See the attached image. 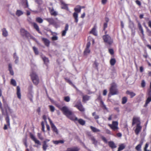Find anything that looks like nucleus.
<instances>
[{"label":"nucleus","mask_w":151,"mask_h":151,"mask_svg":"<svg viewBox=\"0 0 151 151\" xmlns=\"http://www.w3.org/2000/svg\"><path fill=\"white\" fill-rule=\"evenodd\" d=\"M151 101V97H148L146 99L145 106H146Z\"/></svg>","instance_id":"40"},{"label":"nucleus","mask_w":151,"mask_h":151,"mask_svg":"<svg viewBox=\"0 0 151 151\" xmlns=\"http://www.w3.org/2000/svg\"><path fill=\"white\" fill-rule=\"evenodd\" d=\"M9 70L10 72V74L12 76L14 75V73L12 69V65L11 63H9L8 65Z\"/></svg>","instance_id":"28"},{"label":"nucleus","mask_w":151,"mask_h":151,"mask_svg":"<svg viewBox=\"0 0 151 151\" xmlns=\"http://www.w3.org/2000/svg\"><path fill=\"white\" fill-rule=\"evenodd\" d=\"M49 107L50 109V111L52 112H53L55 110L54 107L52 105H49Z\"/></svg>","instance_id":"49"},{"label":"nucleus","mask_w":151,"mask_h":151,"mask_svg":"<svg viewBox=\"0 0 151 151\" xmlns=\"http://www.w3.org/2000/svg\"><path fill=\"white\" fill-rule=\"evenodd\" d=\"M90 128L92 131L94 132H100V131L99 129H97L93 126H90Z\"/></svg>","instance_id":"33"},{"label":"nucleus","mask_w":151,"mask_h":151,"mask_svg":"<svg viewBox=\"0 0 151 151\" xmlns=\"http://www.w3.org/2000/svg\"><path fill=\"white\" fill-rule=\"evenodd\" d=\"M48 145L47 144L46 141H44L43 142L42 148L43 150L45 151L47 148L48 147Z\"/></svg>","instance_id":"32"},{"label":"nucleus","mask_w":151,"mask_h":151,"mask_svg":"<svg viewBox=\"0 0 151 151\" xmlns=\"http://www.w3.org/2000/svg\"><path fill=\"white\" fill-rule=\"evenodd\" d=\"M65 79L66 82L69 83L70 85L74 86L71 81L69 79L67 78H65Z\"/></svg>","instance_id":"47"},{"label":"nucleus","mask_w":151,"mask_h":151,"mask_svg":"<svg viewBox=\"0 0 151 151\" xmlns=\"http://www.w3.org/2000/svg\"><path fill=\"white\" fill-rule=\"evenodd\" d=\"M64 100L66 102H69L70 100V98L69 96H67L64 97Z\"/></svg>","instance_id":"46"},{"label":"nucleus","mask_w":151,"mask_h":151,"mask_svg":"<svg viewBox=\"0 0 151 151\" xmlns=\"http://www.w3.org/2000/svg\"><path fill=\"white\" fill-rule=\"evenodd\" d=\"M30 76L33 83L35 85H37L40 82L39 77L37 74L34 72L30 73Z\"/></svg>","instance_id":"3"},{"label":"nucleus","mask_w":151,"mask_h":151,"mask_svg":"<svg viewBox=\"0 0 151 151\" xmlns=\"http://www.w3.org/2000/svg\"><path fill=\"white\" fill-rule=\"evenodd\" d=\"M45 19L50 24L54 25L56 23L54 19L52 18H47Z\"/></svg>","instance_id":"16"},{"label":"nucleus","mask_w":151,"mask_h":151,"mask_svg":"<svg viewBox=\"0 0 151 151\" xmlns=\"http://www.w3.org/2000/svg\"><path fill=\"white\" fill-rule=\"evenodd\" d=\"M142 128V127L139 124H136V129L135 130V132L136 135H137L139 134V132L141 131Z\"/></svg>","instance_id":"13"},{"label":"nucleus","mask_w":151,"mask_h":151,"mask_svg":"<svg viewBox=\"0 0 151 151\" xmlns=\"http://www.w3.org/2000/svg\"><path fill=\"white\" fill-rule=\"evenodd\" d=\"M41 125H42V130L43 132H45V124L44 123L43 121L42 122H41Z\"/></svg>","instance_id":"50"},{"label":"nucleus","mask_w":151,"mask_h":151,"mask_svg":"<svg viewBox=\"0 0 151 151\" xmlns=\"http://www.w3.org/2000/svg\"><path fill=\"white\" fill-rule=\"evenodd\" d=\"M104 42L109 45H111L113 43V40L109 35H105L102 36Z\"/></svg>","instance_id":"4"},{"label":"nucleus","mask_w":151,"mask_h":151,"mask_svg":"<svg viewBox=\"0 0 151 151\" xmlns=\"http://www.w3.org/2000/svg\"><path fill=\"white\" fill-rule=\"evenodd\" d=\"M90 98V96L87 95H83L82 97L83 101H88Z\"/></svg>","instance_id":"31"},{"label":"nucleus","mask_w":151,"mask_h":151,"mask_svg":"<svg viewBox=\"0 0 151 151\" xmlns=\"http://www.w3.org/2000/svg\"><path fill=\"white\" fill-rule=\"evenodd\" d=\"M108 145L112 149L115 148L116 146L113 141H109L108 142Z\"/></svg>","instance_id":"24"},{"label":"nucleus","mask_w":151,"mask_h":151,"mask_svg":"<svg viewBox=\"0 0 151 151\" xmlns=\"http://www.w3.org/2000/svg\"><path fill=\"white\" fill-rule=\"evenodd\" d=\"M92 115L93 116H94V118L95 119H98L99 118V116L98 115L96 114V112L93 113L92 114Z\"/></svg>","instance_id":"45"},{"label":"nucleus","mask_w":151,"mask_h":151,"mask_svg":"<svg viewBox=\"0 0 151 151\" xmlns=\"http://www.w3.org/2000/svg\"><path fill=\"white\" fill-rule=\"evenodd\" d=\"M17 97L19 99H21V93L20 88L19 86H17Z\"/></svg>","instance_id":"21"},{"label":"nucleus","mask_w":151,"mask_h":151,"mask_svg":"<svg viewBox=\"0 0 151 151\" xmlns=\"http://www.w3.org/2000/svg\"><path fill=\"white\" fill-rule=\"evenodd\" d=\"M74 106L81 112H84L85 111V109L83 108L81 101L77 102Z\"/></svg>","instance_id":"9"},{"label":"nucleus","mask_w":151,"mask_h":151,"mask_svg":"<svg viewBox=\"0 0 151 151\" xmlns=\"http://www.w3.org/2000/svg\"><path fill=\"white\" fill-rule=\"evenodd\" d=\"M147 35L148 36L151 37V30L147 28Z\"/></svg>","instance_id":"53"},{"label":"nucleus","mask_w":151,"mask_h":151,"mask_svg":"<svg viewBox=\"0 0 151 151\" xmlns=\"http://www.w3.org/2000/svg\"><path fill=\"white\" fill-rule=\"evenodd\" d=\"M80 149L77 147H73L68 148L65 151H78Z\"/></svg>","instance_id":"17"},{"label":"nucleus","mask_w":151,"mask_h":151,"mask_svg":"<svg viewBox=\"0 0 151 151\" xmlns=\"http://www.w3.org/2000/svg\"><path fill=\"white\" fill-rule=\"evenodd\" d=\"M127 101V98L126 97H123L122 99V104H125Z\"/></svg>","instance_id":"41"},{"label":"nucleus","mask_w":151,"mask_h":151,"mask_svg":"<svg viewBox=\"0 0 151 151\" xmlns=\"http://www.w3.org/2000/svg\"><path fill=\"white\" fill-rule=\"evenodd\" d=\"M90 52V50L88 48H86L84 51V55H87Z\"/></svg>","instance_id":"43"},{"label":"nucleus","mask_w":151,"mask_h":151,"mask_svg":"<svg viewBox=\"0 0 151 151\" xmlns=\"http://www.w3.org/2000/svg\"><path fill=\"white\" fill-rule=\"evenodd\" d=\"M116 63V60L114 58H111L110 61V65L111 66L114 65Z\"/></svg>","instance_id":"37"},{"label":"nucleus","mask_w":151,"mask_h":151,"mask_svg":"<svg viewBox=\"0 0 151 151\" xmlns=\"http://www.w3.org/2000/svg\"><path fill=\"white\" fill-rule=\"evenodd\" d=\"M138 26L139 30L140 31L143 30V28L140 23H139L138 24Z\"/></svg>","instance_id":"55"},{"label":"nucleus","mask_w":151,"mask_h":151,"mask_svg":"<svg viewBox=\"0 0 151 151\" xmlns=\"http://www.w3.org/2000/svg\"><path fill=\"white\" fill-rule=\"evenodd\" d=\"M90 139L92 142L95 145H96L97 143V141L95 139L94 137H91Z\"/></svg>","instance_id":"34"},{"label":"nucleus","mask_w":151,"mask_h":151,"mask_svg":"<svg viewBox=\"0 0 151 151\" xmlns=\"http://www.w3.org/2000/svg\"><path fill=\"white\" fill-rule=\"evenodd\" d=\"M99 63L97 62L96 60L94 61L93 64V66L97 70H98V66Z\"/></svg>","instance_id":"38"},{"label":"nucleus","mask_w":151,"mask_h":151,"mask_svg":"<svg viewBox=\"0 0 151 151\" xmlns=\"http://www.w3.org/2000/svg\"><path fill=\"white\" fill-rule=\"evenodd\" d=\"M48 9L49 11V12L51 16H56L58 15V12L55 11L52 8H51L50 7L48 8Z\"/></svg>","instance_id":"14"},{"label":"nucleus","mask_w":151,"mask_h":151,"mask_svg":"<svg viewBox=\"0 0 151 151\" xmlns=\"http://www.w3.org/2000/svg\"><path fill=\"white\" fill-rule=\"evenodd\" d=\"M108 21H106V22L104 23L103 26V30H105L106 29L107 27Z\"/></svg>","instance_id":"52"},{"label":"nucleus","mask_w":151,"mask_h":151,"mask_svg":"<svg viewBox=\"0 0 151 151\" xmlns=\"http://www.w3.org/2000/svg\"><path fill=\"white\" fill-rule=\"evenodd\" d=\"M61 5H62L61 8L62 9L68 10V4H65L64 2L62 1L61 2Z\"/></svg>","instance_id":"23"},{"label":"nucleus","mask_w":151,"mask_h":151,"mask_svg":"<svg viewBox=\"0 0 151 151\" xmlns=\"http://www.w3.org/2000/svg\"><path fill=\"white\" fill-rule=\"evenodd\" d=\"M20 33L21 35L23 37H25L27 38H33L32 36L30 34L28 31L24 29H20Z\"/></svg>","instance_id":"6"},{"label":"nucleus","mask_w":151,"mask_h":151,"mask_svg":"<svg viewBox=\"0 0 151 151\" xmlns=\"http://www.w3.org/2000/svg\"><path fill=\"white\" fill-rule=\"evenodd\" d=\"M147 94L148 97H151V89H149L148 90Z\"/></svg>","instance_id":"56"},{"label":"nucleus","mask_w":151,"mask_h":151,"mask_svg":"<svg viewBox=\"0 0 151 151\" xmlns=\"http://www.w3.org/2000/svg\"><path fill=\"white\" fill-rule=\"evenodd\" d=\"M37 112L38 113V114L39 115L40 114V112L41 111V108L40 107H38V108L37 109Z\"/></svg>","instance_id":"63"},{"label":"nucleus","mask_w":151,"mask_h":151,"mask_svg":"<svg viewBox=\"0 0 151 151\" xmlns=\"http://www.w3.org/2000/svg\"><path fill=\"white\" fill-rule=\"evenodd\" d=\"M33 50L35 55H37L39 54V52L37 49L35 47H32Z\"/></svg>","instance_id":"44"},{"label":"nucleus","mask_w":151,"mask_h":151,"mask_svg":"<svg viewBox=\"0 0 151 151\" xmlns=\"http://www.w3.org/2000/svg\"><path fill=\"white\" fill-rule=\"evenodd\" d=\"M48 119L49 120L52 131L56 134H58V129L49 118H48Z\"/></svg>","instance_id":"8"},{"label":"nucleus","mask_w":151,"mask_h":151,"mask_svg":"<svg viewBox=\"0 0 151 151\" xmlns=\"http://www.w3.org/2000/svg\"><path fill=\"white\" fill-rule=\"evenodd\" d=\"M77 121H78V123L81 125L82 126L84 125L86 123V122L85 120L83 119H78V120H77Z\"/></svg>","instance_id":"30"},{"label":"nucleus","mask_w":151,"mask_h":151,"mask_svg":"<svg viewBox=\"0 0 151 151\" xmlns=\"http://www.w3.org/2000/svg\"><path fill=\"white\" fill-rule=\"evenodd\" d=\"M91 45V43L90 42H87L86 46V48H88L89 49V48L90 47Z\"/></svg>","instance_id":"60"},{"label":"nucleus","mask_w":151,"mask_h":151,"mask_svg":"<svg viewBox=\"0 0 151 151\" xmlns=\"http://www.w3.org/2000/svg\"><path fill=\"white\" fill-rule=\"evenodd\" d=\"M42 40L46 46L47 47H49L50 42L46 38H42Z\"/></svg>","instance_id":"18"},{"label":"nucleus","mask_w":151,"mask_h":151,"mask_svg":"<svg viewBox=\"0 0 151 151\" xmlns=\"http://www.w3.org/2000/svg\"><path fill=\"white\" fill-rule=\"evenodd\" d=\"M32 24L34 28L40 34H42V32L40 31V29L38 25L35 22L32 23Z\"/></svg>","instance_id":"19"},{"label":"nucleus","mask_w":151,"mask_h":151,"mask_svg":"<svg viewBox=\"0 0 151 151\" xmlns=\"http://www.w3.org/2000/svg\"><path fill=\"white\" fill-rule=\"evenodd\" d=\"M118 123L117 121H113L112 124H108L110 128L114 131H115L118 129Z\"/></svg>","instance_id":"7"},{"label":"nucleus","mask_w":151,"mask_h":151,"mask_svg":"<svg viewBox=\"0 0 151 151\" xmlns=\"http://www.w3.org/2000/svg\"><path fill=\"white\" fill-rule=\"evenodd\" d=\"M52 40H56L58 39V37L56 36H53L52 38Z\"/></svg>","instance_id":"62"},{"label":"nucleus","mask_w":151,"mask_h":151,"mask_svg":"<svg viewBox=\"0 0 151 151\" xmlns=\"http://www.w3.org/2000/svg\"><path fill=\"white\" fill-rule=\"evenodd\" d=\"M125 148V146L124 144H122L119 145V147L118 148V150L117 151H121Z\"/></svg>","instance_id":"35"},{"label":"nucleus","mask_w":151,"mask_h":151,"mask_svg":"<svg viewBox=\"0 0 151 151\" xmlns=\"http://www.w3.org/2000/svg\"><path fill=\"white\" fill-rule=\"evenodd\" d=\"M148 147V144L147 143H146L145 144V147L144 148V151H145L147 150V147Z\"/></svg>","instance_id":"61"},{"label":"nucleus","mask_w":151,"mask_h":151,"mask_svg":"<svg viewBox=\"0 0 151 151\" xmlns=\"http://www.w3.org/2000/svg\"><path fill=\"white\" fill-rule=\"evenodd\" d=\"M11 83L14 86H16V81L14 80L13 79H12L11 80Z\"/></svg>","instance_id":"48"},{"label":"nucleus","mask_w":151,"mask_h":151,"mask_svg":"<svg viewBox=\"0 0 151 151\" xmlns=\"http://www.w3.org/2000/svg\"><path fill=\"white\" fill-rule=\"evenodd\" d=\"M29 136L30 138L32 139V140L34 141L35 143L39 145H41V143L40 141L39 140L37 139L35 137L34 135L31 133H30Z\"/></svg>","instance_id":"12"},{"label":"nucleus","mask_w":151,"mask_h":151,"mask_svg":"<svg viewBox=\"0 0 151 151\" xmlns=\"http://www.w3.org/2000/svg\"><path fill=\"white\" fill-rule=\"evenodd\" d=\"M43 119L44 120L45 122L46 123H47V117L45 115H44L42 116Z\"/></svg>","instance_id":"64"},{"label":"nucleus","mask_w":151,"mask_h":151,"mask_svg":"<svg viewBox=\"0 0 151 151\" xmlns=\"http://www.w3.org/2000/svg\"><path fill=\"white\" fill-rule=\"evenodd\" d=\"M23 13L20 10H18L17 11L16 14L18 16H19L23 14Z\"/></svg>","instance_id":"39"},{"label":"nucleus","mask_w":151,"mask_h":151,"mask_svg":"<svg viewBox=\"0 0 151 151\" xmlns=\"http://www.w3.org/2000/svg\"><path fill=\"white\" fill-rule=\"evenodd\" d=\"M141 124V122L140 121V118L138 117H134L132 119V125H134V124Z\"/></svg>","instance_id":"11"},{"label":"nucleus","mask_w":151,"mask_h":151,"mask_svg":"<svg viewBox=\"0 0 151 151\" xmlns=\"http://www.w3.org/2000/svg\"><path fill=\"white\" fill-rule=\"evenodd\" d=\"M97 27L95 24L93 28L92 29L90 32V33L96 36L97 35V33L96 31V29Z\"/></svg>","instance_id":"15"},{"label":"nucleus","mask_w":151,"mask_h":151,"mask_svg":"<svg viewBox=\"0 0 151 151\" xmlns=\"http://www.w3.org/2000/svg\"><path fill=\"white\" fill-rule=\"evenodd\" d=\"M68 24H66L65 28V30H63L62 32V36H65L66 32L68 30Z\"/></svg>","instance_id":"22"},{"label":"nucleus","mask_w":151,"mask_h":151,"mask_svg":"<svg viewBox=\"0 0 151 151\" xmlns=\"http://www.w3.org/2000/svg\"><path fill=\"white\" fill-rule=\"evenodd\" d=\"M5 120L7 124H5L3 129L4 130H6L8 129L7 126L9 127L10 126V119L9 116L7 115L6 118Z\"/></svg>","instance_id":"10"},{"label":"nucleus","mask_w":151,"mask_h":151,"mask_svg":"<svg viewBox=\"0 0 151 151\" xmlns=\"http://www.w3.org/2000/svg\"><path fill=\"white\" fill-rule=\"evenodd\" d=\"M119 91L117 88L116 84L115 83H113L111 84V87L109 89V92L108 96L109 97H111L112 95H114L118 94Z\"/></svg>","instance_id":"2"},{"label":"nucleus","mask_w":151,"mask_h":151,"mask_svg":"<svg viewBox=\"0 0 151 151\" xmlns=\"http://www.w3.org/2000/svg\"><path fill=\"white\" fill-rule=\"evenodd\" d=\"M74 10L76 12L73 13V17L75 19V22L77 23L78 20V13H80L81 10V6L79 5L77 6L76 7L74 8Z\"/></svg>","instance_id":"5"},{"label":"nucleus","mask_w":151,"mask_h":151,"mask_svg":"<svg viewBox=\"0 0 151 151\" xmlns=\"http://www.w3.org/2000/svg\"><path fill=\"white\" fill-rule=\"evenodd\" d=\"M2 35L4 37H6L8 35V33L5 28H3L2 29Z\"/></svg>","instance_id":"26"},{"label":"nucleus","mask_w":151,"mask_h":151,"mask_svg":"<svg viewBox=\"0 0 151 151\" xmlns=\"http://www.w3.org/2000/svg\"><path fill=\"white\" fill-rule=\"evenodd\" d=\"M108 0H101V3L103 5H105L107 3Z\"/></svg>","instance_id":"59"},{"label":"nucleus","mask_w":151,"mask_h":151,"mask_svg":"<svg viewBox=\"0 0 151 151\" xmlns=\"http://www.w3.org/2000/svg\"><path fill=\"white\" fill-rule=\"evenodd\" d=\"M64 142V141L63 140L53 141V143L55 145H58L59 143L63 144Z\"/></svg>","instance_id":"36"},{"label":"nucleus","mask_w":151,"mask_h":151,"mask_svg":"<svg viewBox=\"0 0 151 151\" xmlns=\"http://www.w3.org/2000/svg\"><path fill=\"white\" fill-rule=\"evenodd\" d=\"M42 59L44 62L45 64L47 66L48 64L49 63V60L48 58L45 56L42 57Z\"/></svg>","instance_id":"29"},{"label":"nucleus","mask_w":151,"mask_h":151,"mask_svg":"<svg viewBox=\"0 0 151 151\" xmlns=\"http://www.w3.org/2000/svg\"><path fill=\"white\" fill-rule=\"evenodd\" d=\"M126 93L127 94L129 95L130 96V98H132L136 95V94L133 92L130 91H127L126 92Z\"/></svg>","instance_id":"27"},{"label":"nucleus","mask_w":151,"mask_h":151,"mask_svg":"<svg viewBox=\"0 0 151 151\" xmlns=\"http://www.w3.org/2000/svg\"><path fill=\"white\" fill-rule=\"evenodd\" d=\"M146 85V83L144 80H142V81L141 83V86L142 88H144Z\"/></svg>","instance_id":"51"},{"label":"nucleus","mask_w":151,"mask_h":151,"mask_svg":"<svg viewBox=\"0 0 151 151\" xmlns=\"http://www.w3.org/2000/svg\"><path fill=\"white\" fill-rule=\"evenodd\" d=\"M101 139H102L104 141V142H105L106 143H107V140L106 139V138L102 136L101 137Z\"/></svg>","instance_id":"57"},{"label":"nucleus","mask_w":151,"mask_h":151,"mask_svg":"<svg viewBox=\"0 0 151 151\" xmlns=\"http://www.w3.org/2000/svg\"><path fill=\"white\" fill-rule=\"evenodd\" d=\"M109 52L110 53V54L111 55H113L114 54V50L112 49H110L109 50Z\"/></svg>","instance_id":"58"},{"label":"nucleus","mask_w":151,"mask_h":151,"mask_svg":"<svg viewBox=\"0 0 151 151\" xmlns=\"http://www.w3.org/2000/svg\"><path fill=\"white\" fill-rule=\"evenodd\" d=\"M116 72H113L111 73V78H114L115 76H116Z\"/></svg>","instance_id":"54"},{"label":"nucleus","mask_w":151,"mask_h":151,"mask_svg":"<svg viewBox=\"0 0 151 151\" xmlns=\"http://www.w3.org/2000/svg\"><path fill=\"white\" fill-rule=\"evenodd\" d=\"M60 110L63 111L64 114L70 119L74 121L78 120V118L73 115L72 112L69 110L67 107L63 106L60 109Z\"/></svg>","instance_id":"1"},{"label":"nucleus","mask_w":151,"mask_h":151,"mask_svg":"<svg viewBox=\"0 0 151 151\" xmlns=\"http://www.w3.org/2000/svg\"><path fill=\"white\" fill-rule=\"evenodd\" d=\"M143 143V141L141 140L140 141L139 144L135 147V149L137 151H141V147Z\"/></svg>","instance_id":"20"},{"label":"nucleus","mask_w":151,"mask_h":151,"mask_svg":"<svg viewBox=\"0 0 151 151\" xmlns=\"http://www.w3.org/2000/svg\"><path fill=\"white\" fill-rule=\"evenodd\" d=\"M3 103L4 108L6 110V111L7 110H10V108L9 106L8 105L6 101H3Z\"/></svg>","instance_id":"25"},{"label":"nucleus","mask_w":151,"mask_h":151,"mask_svg":"<svg viewBox=\"0 0 151 151\" xmlns=\"http://www.w3.org/2000/svg\"><path fill=\"white\" fill-rule=\"evenodd\" d=\"M36 21L39 23H41L43 22V20L40 17H37L36 18Z\"/></svg>","instance_id":"42"}]
</instances>
